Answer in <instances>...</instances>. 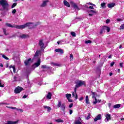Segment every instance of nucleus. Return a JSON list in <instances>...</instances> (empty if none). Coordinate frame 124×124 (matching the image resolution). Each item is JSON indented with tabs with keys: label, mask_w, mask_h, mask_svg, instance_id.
Returning <instances> with one entry per match:
<instances>
[{
	"label": "nucleus",
	"mask_w": 124,
	"mask_h": 124,
	"mask_svg": "<svg viewBox=\"0 0 124 124\" xmlns=\"http://www.w3.org/2000/svg\"><path fill=\"white\" fill-rule=\"evenodd\" d=\"M115 64V62H112L110 63V66H113Z\"/></svg>",
	"instance_id": "864d4df0"
},
{
	"label": "nucleus",
	"mask_w": 124,
	"mask_h": 124,
	"mask_svg": "<svg viewBox=\"0 0 124 124\" xmlns=\"http://www.w3.org/2000/svg\"><path fill=\"white\" fill-rule=\"evenodd\" d=\"M47 2H48L47 0L44 1L42 3V4L41 5V7H45L47 5Z\"/></svg>",
	"instance_id": "a211bd4d"
},
{
	"label": "nucleus",
	"mask_w": 124,
	"mask_h": 124,
	"mask_svg": "<svg viewBox=\"0 0 124 124\" xmlns=\"http://www.w3.org/2000/svg\"><path fill=\"white\" fill-rule=\"evenodd\" d=\"M10 68H13V72L14 73H15V72H16V69L15 68V66L11 65V66H10Z\"/></svg>",
	"instance_id": "bb28decb"
},
{
	"label": "nucleus",
	"mask_w": 124,
	"mask_h": 124,
	"mask_svg": "<svg viewBox=\"0 0 124 124\" xmlns=\"http://www.w3.org/2000/svg\"><path fill=\"white\" fill-rule=\"evenodd\" d=\"M32 62L31 61V58H29L27 60H25L24 62V64L26 66H28V65H31V63Z\"/></svg>",
	"instance_id": "423d86ee"
},
{
	"label": "nucleus",
	"mask_w": 124,
	"mask_h": 124,
	"mask_svg": "<svg viewBox=\"0 0 124 124\" xmlns=\"http://www.w3.org/2000/svg\"><path fill=\"white\" fill-rule=\"evenodd\" d=\"M43 39H41L39 41L38 45L40 46L41 50H43L44 49V43H43Z\"/></svg>",
	"instance_id": "39448f33"
},
{
	"label": "nucleus",
	"mask_w": 124,
	"mask_h": 124,
	"mask_svg": "<svg viewBox=\"0 0 124 124\" xmlns=\"http://www.w3.org/2000/svg\"><path fill=\"white\" fill-rule=\"evenodd\" d=\"M16 5H17V3H14L11 6V8H14Z\"/></svg>",
	"instance_id": "4c0bfd02"
},
{
	"label": "nucleus",
	"mask_w": 124,
	"mask_h": 124,
	"mask_svg": "<svg viewBox=\"0 0 124 124\" xmlns=\"http://www.w3.org/2000/svg\"><path fill=\"white\" fill-rule=\"evenodd\" d=\"M86 44H89V43H92V41L91 40H87L85 41Z\"/></svg>",
	"instance_id": "ea45409f"
},
{
	"label": "nucleus",
	"mask_w": 124,
	"mask_h": 124,
	"mask_svg": "<svg viewBox=\"0 0 124 124\" xmlns=\"http://www.w3.org/2000/svg\"><path fill=\"white\" fill-rule=\"evenodd\" d=\"M83 99H84V97H80L79 98V101H80L83 100Z\"/></svg>",
	"instance_id": "052dcab7"
},
{
	"label": "nucleus",
	"mask_w": 124,
	"mask_h": 124,
	"mask_svg": "<svg viewBox=\"0 0 124 124\" xmlns=\"http://www.w3.org/2000/svg\"><path fill=\"white\" fill-rule=\"evenodd\" d=\"M106 3L103 2V3L101 4V7H106Z\"/></svg>",
	"instance_id": "c9c22d12"
},
{
	"label": "nucleus",
	"mask_w": 124,
	"mask_h": 124,
	"mask_svg": "<svg viewBox=\"0 0 124 124\" xmlns=\"http://www.w3.org/2000/svg\"><path fill=\"white\" fill-rule=\"evenodd\" d=\"M117 20L118 22H120V21H122V19L120 18H118Z\"/></svg>",
	"instance_id": "338daca9"
},
{
	"label": "nucleus",
	"mask_w": 124,
	"mask_h": 124,
	"mask_svg": "<svg viewBox=\"0 0 124 124\" xmlns=\"http://www.w3.org/2000/svg\"><path fill=\"white\" fill-rule=\"evenodd\" d=\"M78 83L80 87H82L83 85L86 86V82L84 81L79 80Z\"/></svg>",
	"instance_id": "1a4fd4ad"
},
{
	"label": "nucleus",
	"mask_w": 124,
	"mask_h": 124,
	"mask_svg": "<svg viewBox=\"0 0 124 124\" xmlns=\"http://www.w3.org/2000/svg\"><path fill=\"white\" fill-rule=\"evenodd\" d=\"M51 64L55 65V66H61V64L57 63L52 62Z\"/></svg>",
	"instance_id": "7c9ffc66"
},
{
	"label": "nucleus",
	"mask_w": 124,
	"mask_h": 124,
	"mask_svg": "<svg viewBox=\"0 0 124 124\" xmlns=\"http://www.w3.org/2000/svg\"><path fill=\"white\" fill-rule=\"evenodd\" d=\"M40 23L39 22H37L36 24H34L32 26V28H36V27H37V26H38V25H39Z\"/></svg>",
	"instance_id": "473e14b6"
},
{
	"label": "nucleus",
	"mask_w": 124,
	"mask_h": 124,
	"mask_svg": "<svg viewBox=\"0 0 124 124\" xmlns=\"http://www.w3.org/2000/svg\"><path fill=\"white\" fill-rule=\"evenodd\" d=\"M105 31V26H103L102 29H101L100 30V34H102V33H103Z\"/></svg>",
	"instance_id": "5701e85b"
},
{
	"label": "nucleus",
	"mask_w": 124,
	"mask_h": 124,
	"mask_svg": "<svg viewBox=\"0 0 124 124\" xmlns=\"http://www.w3.org/2000/svg\"><path fill=\"white\" fill-rule=\"evenodd\" d=\"M0 66H1V67H3V64H2V63L0 64Z\"/></svg>",
	"instance_id": "774afa93"
},
{
	"label": "nucleus",
	"mask_w": 124,
	"mask_h": 124,
	"mask_svg": "<svg viewBox=\"0 0 124 124\" xmlns=\"http://www.w3.org/2000/svg\"><path fill=\"white\" fill-rule=\"evenodd\" d=\"M0 4L1 5L3 10L5 11L9 10V4L6 0H0Z\"/></svg>",
	"instance_id": "f03ea898"
},
{
	"label": "nucleus",
	"mask_w": 124,
	"mask_h": 124,
	"mask_svg": "<svg viewBox=\"0 0 124 124\" xmlns=\"http://www.w3.org/2000/svg\"><path fill=\"white\" fill-rule=\"evenodd\" d=\"M66 97L67 99H69L70 97H71V94H66Z\"/></svg>",
	"instance_id": "2f4dec72"
},
{
	"label": "nucleus",
	"mask_w": 124,
	"mask_h": 124,
	"mask_svg": "<svg viewBox=\"0 0 124 124\" xmlns=\"http://www.w3.org/2000/svg\"><path fill=\"white\" fill-rule=\"evenodd\" d=\"M44 108H45V109H47V112H50L51 110H52V108H51V107L47 106H44Z\"/></svg>",
	"instance_id": "412c9836"
},
{
	"label": "nucleus",
	"mask_w": 124,
	"mask_h": 124,
	"mask_svg": "<svg viewBox=\"0 0 124 124\" xmlns=\"http://www.w3.org/2000/svg\"><path fill=\"white\" fill-rule=\"evenodd\" d=\"M46 98L47 99H51L52 98V93L48 92L46 95Z\"/></svg>",
	"instance_id": "f3484780"
},
{
	"label": "nucleus",
	"mask_w": 124,
	"mask_h": 124,
	"mask_svg": "<svg viewBox=\"0 0 124 124\" xmlns=\"http://www.w3.org/2000/svg\"><path fill=\"white\" fill-rule=\"evenodd\" d=\"M2 58H3V59H5V60H9V58H8V57H6L4 55H2Z\"/></svg>",
	"instance_id": "e433bc0d"
},
{
	"label": "nucleus",
	"mask_w": 124,
	"mask_h": 124,
	"mask_svg": "<svg viewBox=\"0 0 124 124\" xmlns=\"http://www.w3.org/2000/svg\"><path fill=\"white\" fill-rule=\"evenodd\" d=\"M123 64H124L123 63H120V65L121 67H122V68L124 67Z\"/></svg>",
	"instance_id": "bf43d9fd"
},
{
	"label": "nucleus",
	"mask_w": 124,
	"mask_h": 124,
	"mask_svg": "<svg viewBox=\"0 0 124 124\" xmlns=\"http://www.w3.org/2000/svg\"><path fill=\"white\" fill-rule=\"evenodd\" d=\"M73 113V110H72V109H69L70 115H71V114H72Z\"/></svg>",
	"instance_id": "8fccbe9b"
},
{
	"label": "nucleus",
	"mask_w": 124,
	"mask_h": 124,
	"mask_svg": "<svg viewBox=\"0 0 124 124\" xmlns=\"http://www.w3.org/2000/svg\"><path fill=\"white\" fill-rule=\"evenodd\" d=\"M61 109L63 111V112H65V104L63 103L61 106Z\"/></svg>",
	"instance_id": "6ab92c4d"
},
{
	"label": "nucleus",
	"mask_w": 124,
	"mask_h": 124,
	"mask_svg": "<svg viewBox=\"0 0 124 124\" xmlns=\"http://www.w3.org/2000/svg\"><path fill=\"white\" fill-rule=\"evenodd\" d=\"M124 24H122L120 26V30H124Z\"/></svg>",
	"instance_id": "c03bdc74"
},
{
	"label": "nucleus",
	"mask_w": 124,
	"mask_h": 124,
	"mask_svg": "<svg viewBox=\"0 0 124 124\" xmlns=\"http://www.w3.org/2000/svg\"><path fill=\"white\" fill-rule=\"evenodd\" d=\"M101 120V114H98L96 117L94 119V122H97V121Z\"/></svg>",
	"instance_id": "9b49d317"
},
{
	"label": "nucleus",
	"mask_w": 124,
	"mask_h": 124,
	"mask_svg": "<svg viewBox=\"0 0 124 124\" xmlns=\"http://www.w3.org/2000/svg\"><path fill=\"white\" fill-rule=\"evenodd\" d=\"M3 31L4 32V34H5V35H7V34H6V29H3Z\"/></svg>",
	"instance_id": "a19ab883"
},
{
	"label": "nucleus",
	"mask_w": 124,
	"mask_h": 124,
	"mask_svg": "<svg viewBox=\"0 0 124 124\" xmlns=\"http://www.w3.org/2000/svg\"><path fill=\"white\" fill-rule=\"evenodd\" d=\"M40 53V50H37L34 55V58L36 57H38Z\"/></svg>",
	"instance_id": "b1692460"
},
{
	"label": "nucleus",
	"mask_w": 124,
	"mask_h": 124,
	"mask_svg": "<svg viewBox=\"0 0 124 124\" xmlns=\"http://www.w3.org/2000/svg\"><path fill=\"white\" fill-rule=\"evenodd\" d=\"M76 96H75V99H78V95H77V93L76 92L75 93Z\"/></svg>",
	"instance_id": "3c124183"
},
{
	"label": "nucleus",
	"mask_w": 124,
	"mask_h": 124,
	"mask_svg": "<svg viewBox=\"0 0 124 124\" xmlns=\"http://www.w3.org/2000/svg\"><path fill=\"white\" fill-rule=\"evenodd\" d=\"M90 12H92V13H93L94 14H95V13H96V12H95V11H93V10H90Z\"/></svg>",
	"instance_id": "a18cd8bd"
},
{
	"label": "nucleus",
	"mask_w": 124,
	"mask_h": 124,
	"mask_svg": "<svg viewBox=\"0 0 124 124\" xmlns=\"http://www.w3.org/2000/svg\"><path fill=\"white\" fill-rule=\"evenodd\" d=\"M22 91H24V88L20 86H18L15 89V93H20L22 92Z\"/></svg>",
	"instance_id": "20e7f679"
},
{
	"label": "nucleus",
	"mask_w": 124,
	"mask_h": 124,
	"mask_svg": "<svg viewBox=\"0 0 124 124\" xmlns=\"http://www.w3.org/2000/svg\"><path fill=\"white\" fill-rule=\"evenodd\" d=\"M70 61L71 62L72 61H73V54H71L70 55Z\"/></svg>",
	"instance_id": "f704fd0d"
},
{
	"label": "nucleus",
	"mask_w": 124,
	"mask_h": 124,
	"mask_svg": "<svg viewBox=\"0 0 124 124\" xmlns=\"http://www.w3.org/2000/svg\"><path fill=\"white\" fill-rule=\"evenodd\" d=\"M40 62H41V60L39 58L36 62L34 63L33 65H35L36 67H38L40 65Z\"/></svg>",
	"instance_id": "6e6552de"
},
{
	"label": "nucleus",
	"mask_w": 124,
	"mask_h": 124,
	"mask_svg": "<svg viewBox=\"0 0 124 124\" xmlns=\"http://www.w3.org/2000/svg\"><path fill=\"white\" fill-rule=\"evenodd\" d=\"M108 23H110V20L109 19H108L107 20H106V23L107 24H108Z\"/></svg>",
	"instance_id": "13d9d810"
},
{
	"label": "nucleus",
	"mask_w": 124,
	"mask_h": 124,
	"mask_svg": "<svg viewBox=\"0 0 124 124\" xmlns=\"http://www.w3.org/2000/svg\"><path fill=\"white\" fill-rule=\"evenodd\" d=\"M28 95H24L23 97L22 98H27L28 97Z\"/></svg>",
	"instance_id": "5fc2aeb1"
},
{
	"label": "nucleus",
	"mask_w": 124,
	"mask_h": 124,
	"mask_svg": "<svg viewBox=\"0 0 124 124\" xmlns=\"http://www.w3.org/2000/svg\"><path fill=\"white\" fill-rule=\"evenodd\" d=\"M105 117L107 119V122H109V121L111 120V114H107L105 115Z\"/></svg>",
	"instance_id": "ddd939ff"
},
{
	"label": "nucleus",
	"mask_w": 124,
	"mask_h": 124,
	"mask_svg": "<svg viewBox=\"0 0 124 124\" xmlns=\"http://www.w3.org/2000/svg\"><path fill=\"white\" fill-rule=\"evenodd\" d=\"M62 102L61 101H59L58 102V103L57 104V107L58 108H60V107H61L62 106Z\"/></svg>",
	"instance_id": "72a5a7b5"
},
{
	"label": "nucleus",
	"mask_w": 124,
	"mask_h": 124,
	"mask_svg": "<svg viewBox=\"0 0 124 124\" xmlns=\"http://www.w3.org/2000/svg\"><path fill=\"white\" fill-rule=\"evenodd\" d=\"M67 100H68V101H69V102H72L73 101L72 99L70 98L67 99Z\"/></svg>",
	"instance_id": "6e6d98bb"
},
{
	"label": "nucleus",
	"mask_w": 124,
	"mask_h": 124,
	"mask_svg": "<svg viewBox=\"0 0 124 124\" xmlns=\"http://www.w3.org/2000/svg\"><path fill=\"white\" fill-rule=\"evenodd\" d=\"M64 5L67 6V7H70V4L69 2H67L66 0L63 1Z\"/></svg>",
	"instance_id": "dca6fc26"
},
{
	"label": "nucleus",
	"mask_w": 124,
	"mask_h": 124,
	"mask_svg": "<svg viewBox=\"0 0 124 124\" xmlns=\"http://www.w3.org/2000/svg\"><path fill=\"white\" fill-rule=\"evenodd\" d=\"M71 34L72 36H73V37H76V33H75V32H74V31L71 32Z\"/></svg>",
	"instance_id": "c756f323"
},
{
	"label": "nucleus",
	"mask_w": 124,
	"mask_h": 124,
	"mask_svg": "<svg viewBox=\"0 0 124 124\" xmlns=\"http://www.w3.org/2000/svg\"><path fill=\"white\" fill-rule=\"evenodd\" d=\"M19 111H20V112H21V113H23V112H24V110H23V109H18Z\"/></svg>",
	"instance_id": "0e129e2a"
},
{
	"label": "nucleus",
	"mask_w": 124,
	"mask_h": 124,
	"mask_svg": "<svg viewBox=\"0 0 124 124\" xmlns=\"http://www.w3.org/2000/svg\"><path fill=\"white\" fill-rule=\"evenodd\" d=\"M88 4H90V5H93V6H95V5L94 4H93V3L89 2L88 3Z\"/></svg>",
	"instance_id": "09e8293b"
},
{
	"label": "nucleus",
	"mask_w": 124,
	"mask_h": 124,
	"mask_svg": "<svg viewBox=\"0 0 124 124\" xmlns=\"http://www.w3.org/2000/svg\"><path fill=\"white\" fill-rule=\"evenodd\" d=\"M85 101L86 104H90V102H89V96L87 95L86 96Z\"/></svg>",
	"instance_id": "a878e982"
},
{
	"label": "nucleus",
	"mask_w": 124,
	"mask_h": 124,
	"mask_svg": "<svg viewBox=\"0 0 124 124\" xmlns=\"http://www.w3.org/2000/svg\"><path fill=\"white\" fill-rule=\"evenodd\" d=\"M56 53H60V54H62L63 53V49L61 48H57L55 50Z\"/></svg>",
	"instance_id": "f8f14e48"
},
{
	"label": "nucleus",
	"mask_w": 124,
	"mask_h": 124,
	"mask_svg": "<svg viewBox=\"0 0 124 124\" xmlns=\"http://www.w3.org/2000/svg\"><path fill=\"white\" fill-rule=\"evenodd\" d=\"M115 3H109L108 5V8H112V7H114V6H115Z\"/></svg>",
	"instance_id": "aec40b11"
},
{
	"label": "nucleus",
	"mask_w": 124,
	"mask_h": 124,
	"mask_svg": "<svg viewBox=\"0 0 124 124\" xmlns=\"http://www.w3.org/2000/svg\"><path fill=\"white\" fill-rule=\"evenodd\" d=\"M91 119V115L89 114L88 115V116L86 118V120H90Z\"/></svg>",
	"instance_id": "de8ad7c7"
},
{
	"label": "nucleus",
	"mask_w": 124,
	"mask_h": 124,
	"mask_svg": "<svg viewBox=\"0 0 124 124\" xmlns=\"http://www.w3.org/2000/svg\"><path fill=\"white\" fill-rule=\"evenodd\" d=\"M91 93L93 95L92 98H95V101L93 102V104H96L97 103V99H96V95H97V93L93 91L91 92Z\"/></svg>",
	"instance_id": "7ed1b4c3"
},
{
	"label": "nucleus",
	"mask_w": 124,
	"mask_h": 124,
	"mask_svg": "<svg viewBox=\"0 0 124 124\" xmlns=\"http://www.w3.org/2000/svg\"><path fill=\"white\" fill-rule=\"evenodd\" d=\"M19 123V120L16 121H7V124H17Z\"/></svg>",
	"instance_id": "9d476101"
},
{
	"label": "nucleus",
	"mask_w": 124,
	"mask_h": 124,
	"mask_svg": "<svg viewBox=\"0 0 124 124\" xmlns=\"http://www.w3.org/2000/svg\"><path fill=\"white\" fill-rule=\"evenodd\" d=\"M75 124H82V123L79 121H78L75 123Z\"/></svg>",
	"instance_id": "37998d69"
},
{
	"label": "nucleus",
	"mask_w": 124,
	"mask_h": 124,
	"mask_svg": "<svg viewBox=\"0 0 124 124\" xmlns=\"http://www.w3.org/2000/svg\"><path fill=\"white\" fill-rule=\"evenodd\" d=\"M72 96H73L74 97H75V94H74V92L72 93Z\"/></svg>",
	"instance_id": "69168bd1"
},
{
	"label": "nucleus",
	"mask_w": 124,
	"mask_h": 124,
	"mask_svg": "<svg viewBox=\"0 0 124 124\" xmlns=\"http://www.w3.org/2000/svg\"><path fill=\"white\" fill-rule=\"evenodd\" d=\"M0 87L1 88H3V87H4V85L1 84V82H0Z\"/></svg>",
	"instance_id": "603ef678"
},
{
	"label": "nucleus",
	"mask_w": 124,
	"mask_h": 124,
	"mask_svg": "<svg viewBox=\"0 0 124 124\" xmlns=\"http://www.w3.org/2000/svg\"><path fill=\"white\" fill-rule=\"evenodd\" d=\"M105 29L106 31H107L108 32H109L110 31V28L108 26H105Z\"/></svg>",
	"instance_id": "c85d7f7f"
},
{
	"label": "nucleus",
	"mask_w": 124,
	"mask_h": 124,
	"mask_svg": "<svg viewBox=\"0 0 124 124\" xmlns=\"http://www.w3.org/2000/svg\"><path fill=\"white\" fill-rule=\"evenodd\" d=\"M70 3L72 5L74 8H77V9H78L79 8L78 7V6L73 1H70Z\"/></svg>",
	"instance_id": "4468645a"
},
{
	"label": "nucleus",
	"mask_w": 124,
	"mask_h": 124,
	"mask_svg": "<svg viewBox=\"0 0 124 124\" xmlns=\"http://www.w3.org/2000/svg\"><path fill=\"white\" fill-rule=\"evenodd\" d=\"M41 68H43V69H50V67L47 66L46 65H43L41 66Z\"/></svg>",
	"instance_id": "4be33fe9"
},
{
	"label": "nucleus",
	"mask_w": 124,
	"mask_h": 124,
	"mask_svg": "<svg viewBox=\"0 0 124 124\" xmlns=\"http://www.w3.org/2000/svg\"><path fill=\"white\" fill-rule=\"evenodd\" d=\"M120 107H121V104H116L113 106L114 109H117L118 108H120Z\"/></svg>",
	"instance_id": "393cba45"
},
{
	"label": "nucleus",
	"mask_w": 124,
	"mask_h": 124,
	"mask_svg": "<svg viewBox=\"0 0 124 124\" xmlns=\"http://www.w3.org/2000/svg\"><path fill=\"white\" fill-rule=\"evenodd\" d=\"M14 82H17V79H18V78L17 77L15 76L14 77Z\"/></svg>",
	"instance_id": "79ce46f5"
},
{
	"label": "nucleus",
	"mask_w": 124,
	"mask_h": 124,
	"mask_svg": "<svg viewBox=\"0 0 124 124\" xmlns=\"http://www.w3.org/2000/svg\"><path fill=\"white\" fill-rule=\"evenodd\" d=\"M78 88H80V85H79L78 83H77L74 89L75 93H76V92H77V89H78Z\"/></svg>",
	"instance_id": "2eb2a0df"
},
{
	"label": "nucleus",
	"mask_w": 124,
	"mask_h": 124,
	"mask_svg": "<svg viewBox=\"0 0 124 124\" xmlns=\"http://www.w3.org/2000/svg\"><path fill=\"white\" fill-rule=\"evenodd\" d=\"M73 106V104L71 103L69 106V108H72Z\"/></svg>",
	"instance_id": "49530a36"
},
{
	"label": "nucleus",
	"mask_w": 124,
	"mask_h": 124,
	"mask_svg": "<svg viewBox=\"0 0 124 124\" xmlns=\"http://www.w3.org/2000/svg\"><path fill=\"white\" fill-rule=\"evenodd\" d=\"M16 12H17V10L16 9H14V10H13V11H12V13L13 14H15L16 13Z\"/></svg>",
	"instance_id": "58836bf2"
},
{
	"label": "nucleus",
	"mask_w": 124,
	"mask_h": 124,
	"mask_svg": "<svg viewBox=\"0 0 124 124\" xmlns=\"http://www.w3.org/2000/svg\"><path fill=\"white\" fill-rule=\"evenodd\" d=\"M32 24L31 22H28L22 25H15L13 26L10 23H7L5 24L6 27H9V28H15V29H18L19 30H22L27 28V27H31V25Z\"/></svg>",
	"instance_id": "f257e3e1"
},
{
	"label": "nucleus",
	"mask_w": 124,
	"mask_h": 124,
	"mask_svg": "<svg viewBox=\"0 0 124 124\" xmlns=\"http://www.w3.org/2000/svg\"><path fill=\"white\" fill-rule=\"evenodd\" d=\"M88 8H90V9H94L93 6H89Z\"/></svg>",
	"instance_id": "680f3d73"
},
{
	"label": "nucleus",
	"mask_w": 124,
	"mask_h": 124,
	"mask_svg": "<svg viewBox=\"0 0 124 124\" xmlns=\"http://www.w3.org/2000/svg\"><path fill=\"white\" fill-rule=\"evenodd\" d=\"M29 37H30V36L29 35V34H22L19 36V38H21L22 39L29 38Z\"/></svg>",
	"instance_id": "0eeeda50"
},
{
	"label": "nucleus",
	"mask_w": 124,
	"mask_h": 124,
	"mask_svg": "<svg viewBox=\"0 0 124 124\" xmlns=\"http://www.w3.org/2000/svg\"><path fill=\"white\" fill-rule=\"evenodd\" d=\"M0 104H1L2 105H7V103H0Z\"/></svg>",
	"instance_id": "4d7b16f0"
},
{
	"label": "nucleus",
	"mask_w": 124,
	"mask_h": 124,
	"mask_svg": "<svg viewBox=\"0 0 124 124\" xmlns=\"http://www.w3.org/2000/svg\"><path fill=\"white\" fill-rule=\"evenodd\" d=\"M55 122H56V123H63V120L61 119H58L56 120Z\"/></svg>",
	"instance_id": "cd10ccee"
},
{
	"label": "nucleus",
	"mask_w": 124,
	"mask_h": 124,
	"mask_svg": "<svg viewBox=\"0 0 124 124\" xmlns=\"http://www.w3.org/2000/svg\"><path fill=\"white\" fill-rule=\"evenodd\" d=\"M11 109H13V110H15V109H17L16 107H11Z\"/></svg>",
	"instance_id": "e2e57ef3"
}]
</instances>
